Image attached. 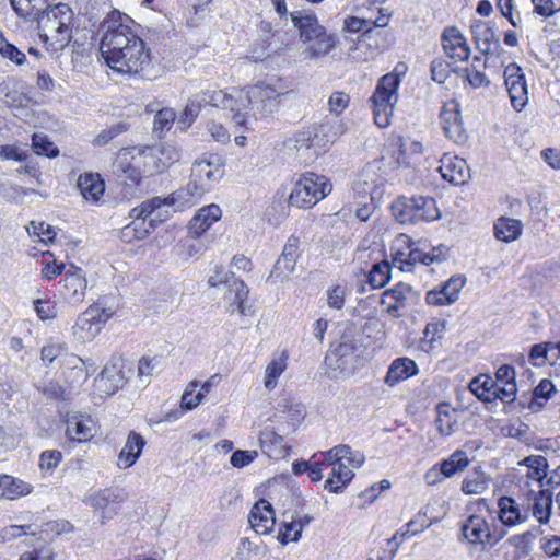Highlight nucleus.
I'll return each instance as SVG.
<instances>
[{"instance_id": "55", "label": "nucleus", "mask_w": 560, "mask_h": 560, "mask_svg": "<svg viewBox=\"0 0 560 560\" xmlns=\"http://www.w3.org/2000/svg\"><path fill=\"white\" fill-rule=\"evenodd\" d=\"M465 40L464 35L455 26H448L442 33V45L446 55L458 46L464 45Z\"/></svg>"}, {"instance_id": "29", "label": "nucleus", "mask_w": 560, "mask_h": 560, "mask_svg": "<svg viewBox=\"0 0 560 560\" xmlns=\"http://www.w3.org/2000/svg\"><path fill=\"white\" fill-rule=\"evenodd\" d=\"M33 491V486L10 475H0V498L15 500Z\"/></svg>"}, {"instance_id": "50", "label": "nucleus", "mask_w": 560, "mask_h": 560, "mask_svg": "<svg viewBox=\"0 0 560 560\" xmlns=\"http://www.w3.org/2000/svg\"><path fill=\"white\" fill-rule=\"evenodd\" d=\"M201 107H205L201 93L196 94L186 105L183 114L180 115L177 124L180 129L188 128L195 118L198 116Z\"/></svg>"}, {"instance_id": "28", "label": "nucleus", "mask_w": 560, "mask_h": 560, "mask_svg": "<svg viewBox=\"0 0 560 560\" xmlns=\"http://www.w3.org/2000/svg\"><path fill=\"white\" fill-rule=\"evenodd\" d=\"M117 495L112 489H103L96 492L91 493L85 497L83 500L84 503L91 505L94 510L102 512V518L105 523V520L112 518L115 513L114 509H109L113 503H115Z\"/></svg>"}, {"instance_id": "30", "label": "nucleus", "mask_w": 560, "mask_h": 560, "mask_svg": "<svg viewBox=\"0 0 560 560\" xmlns=\"http://www.w3.org/2000/svg\"><path fill=\"white\" fill-rule=\"evenodd\" d=\"M499 518L503 525L514 526L526 521L527 516L521 513L518 503L511 497H502L498 501Z\"/></svg>"}, {"instance_id": "25", "label": "nucleus", "mask_w": 560, "mask_h": 560, "mask_svg": "<svg viewBox=\"0 0 560 560\" xmlns=\"http://www.w3.org/2000/svg\"><path fill=\"white\" fill-rule=\"evenodd\" d=\"M470 30L477 48L481 54H490L493 45L495 48L500 47L495 31L488 23L481 21L475 22L471 24Z\"/></svg>"}, {"instance_id": "16", "label": "nucleus", "mask_w": 560, "mask_h": 560, "mask_svg": "<svg viewBox=\"0 0 560 560\" xmlns=\"http://www.w3.org/2000/svg\"><path fill=\"white\" fill-rule=\"evenodd\" d=\"M224 284L226 291L224 293V300L228 303V310L230 312H240L246 314L245 302L248 298V288L243 280L236 278L234 273H226Z\"/></svg>"}, {"instance_id": "7", "label": "nucleus", "mask_w": 560, "mask_h": 560, "mask_svg": "<svg viewBox=\"0 0 560 560\" xmlns=\"http://www.w3.org/2000/svg\"><path fill=\"white\" fill-rule=\"evenodd\" d=\"M281 95L273 86L265 83L250 86L246 101L253 117L257 119L273 114L278 109Z\"/></svg>"}, {"instance_id": "35", "label": "nucleus", "mask_w": 560, "mask_h": 560, "mask_svg": "<svg viewBox=\"0 0 560 560\" xmlns=\"http://www.w3.org/2000/svg\"><path fill=\"white\" fill-rule=\"evenodd\" d=\"M65 291L66 298L72 302H80L83 300L86 290V280L82 275L81 269L73 272H67L65 277Z\"/></svg>"}, {"instance_id": "43", "label": "nucleus", "mask_w": 560, "mask_h": 560, "mask_svg": "<svg viewBox=\"0 0 560 560\" xmlns=\"http://www.w3.org/2000/svg\"><path fill=\"white\" fill-rule=\"evenodd\" d=\"M469 463L467 454L464 451L457 450L452 453L448 458L443 459L440 465L444 476H446V478H451L458 471H463Z\"/></svg>"}, {"instance_id": "41", "label": "nucleus", "mask_w": 560, "mask_h": 560, "mask_svg": "<svg viewBox=\"0 0 560 560\" xmlns=\"http://www.w3.org/2000/svg\"><path fill=\"white\" fill-rule=\"evenodd\" d=\"M489 477L481 470L474 469L462 482V491L467 495L481 494L489 487Z\"/></svg>"}, {"instance_id": "57", "label": "nucleus", "mask_w": 560, "mask_h": 560, "mask_svg": "<svg viewBox=\"0 0 560 560\" xmlns=\"http://www.w3.org/2000/svg\"><path fill=\"white\" fill-rule=\"evenodd\" d=\"M517 387L515 382L498 384L494 382V390L492 392V402L498 399L502 402H513L515 400Z\"/></svg>"}, {"instance_id": "62", "label": "nucleus", "mask_w": 560, "mask_h": 560, "mask_svg": "<svg viewBox=\"0 0 560 560\" xmlns=\"http://www.w3.org/2000/svg\"><path fill=\"white\" fill-rule=\"evenodd\" d=\"M550 351H552L551 341L536 343L529 350V360L534 365L541 366L545 364Z\"/></svg>"}, {"instance_id": "64", "label": "nucleus", "mask_w": 560, "mask_h": 560, "mask_svg": "<svg viewBox=\"0 0 560 560\" xmlns=\"http://www.w3.org/2000/svg\"><path fill=\"white\" fill-rule=\"evenodd\" d=\"M62 454L60 451H45L40 455L39 467L43 471L50 472L60 464Z\"/></svg>"}, {"instance_id": "6", "label": "nucleus", "mask_w": 560, "mask_h": 560, "mask_svg": "<svg viewBox=\"0 0 560 560\" xmlns=\"http://www.w3.org/2000/svg\"><path fill=\"white\" fill-rule=\"evenodd\" d=\"M224 163L218 155L202 156L191 166L188 190L192 197H200L211 190L224 176Z\"/></svg>"}, {"instance_id": "56", "label": "nucleus", "mask_w": 560, "mask_h": 560, "mask_svg": "<svg viewBox=\"0 0 560 560\" xmlns=\"http://www.w3.org/2000/svg\"><path fill=\"white\" fill-rule=\"evenodd\" d=\"M301 525L294 521V516H291L290 522H284L278 534V540L282 545H287L290 541H298L301 538Z\"/></svg>"}, {"instance_id": "42", "label": "nucleus", "mask_w": 560, "mask_h": 560, "mask_svg": "<svg viewBox=\"0 0 560 560\" xmlns=\"http://www.w3.org/2000/svg\"><path fill=\"white\" fill-rule=\"evenodd\" d=\"M10 2L15 13L25 20L34 19L48 4V0H10Z\"/></svg>"}, {"instance_id": "34", "label": "nucleus", "mask_w": 560, "mask_h": 560, "mask_svg": "<svg viewBox=\"0 0 560 560\" xmlns=\"http://www.w3.org/2000/svg\"><path fill=\"white\" fill-rule=\"evenodd\" d=\"M354 472L346 463H339L332 467L331 476L325 481V489L332 493L342 492L346 486L352 480Z\"/></svg>"}, {"instance_id": "8", "label": "nucleus", "mask_w": 560, "mask_h": 560, "mask_svg": "<svg viewBox=\"0 0 560 560\" xmlns=\"http://www.w3.org/2000/svg\"><path fill=\"white\" fill-rule=\"evenodd\" d=\"M108 317L109 315L98 306H90L78 317L72 327L74 338L82 343L93 340L101 332Z\"/></svg>"}, {"instance_id": "60", "label": "nucleus", "mask_w": 560, "mask_h": 560, "mask_svg": "<svg viewBox=\"0 0 560 560\" xmlns=\"http://www.w3.org/2000/svg\"><path fill=\"white\" fill-rule=\"evenodd\" d=\"M176 114L172 108H163L154 116L153 129L156 132H164L171 129Z\"/></svg>"}, {"instance_id": "21", "label": "nucleus", "mask_w": 560, "mask_h": 560, "mask_svg": "<svg viewBox=\"0 0 560 560\" xmlns=\"http://www.w3.org/2000/svg\"><path fill=\"white\" fill-rule=\"evenodd\" d=\"M222 217L221 208L211 203L201 209L194 215L188 225L189 235L198 238L201 236L214 222L219 221Z\"/></svg>"}, {"instance_id": "59", "label": "nucleus", "mask_w": 560, "mask_h": 560, "mask_svg": "<svg viewBox=\"0 0 560 560\" xmlns=\"http://www.w3.org/2000/svg\"><path fill=\"white\" fill-rule=\"evenodd\" d=\"M27 232L31 235H37L39 237V241L45 244L52 242L56 236L54 228L49 224H46L45 222L32 221L30 223V226H27Z\"/></svg>"}, {"instance_id": "18", "label": "nucleus", "mask_w": 560, "mask_h": 560, "mask_svg": "<svg viewBox=\"0 0 560 560\" xmlns=\"http://www.w3.org/2000/svg\"><path fill=\"white\" fill-rule=\"evenodd\" d=\"M352 350L353 346L351 343L342 342L326 357L329 377L336 378L339 375H349L352 372Z\"/></svg>"}, {"instance_id": "5", "label": "nucleus", "mask_w": 560, "mask_h": 560, "mask_svg": "<svg viewBox=\"0 0 560 560\" xmlns=\"http://www.w3.org/2000/svg\"><path fill=\"white\" fill-rule=\"evenodd\" d=\"M330 191L331 184L325 176L307 172L295 182L289 205L300 209L312 208Z\"/></svg>"}, {"instance_id": "23", "label": "nucleus", "mask_w": 560, "mask_h": 560, "mask_svg": "<svg viewBox=\"0 0 560 560\" xmlns=\"http://www.w3.org/2000/svg\"><path fill=\"white\" fill-rule=\"evenodd\" d=\"M65 381L71 388L81 387L88 380L86 362L75 354H65L62 360Z\"/></svg>"}, {"instance_id": "14", "label": "nucleus", "mask_w": 560, "mask_h": 560, "mask_svg": "<svg viewBox=\"0 0 560 560\" xmlns=\"http://www.w3.org/2000/svg\"><path fill=\"white\" fill-rule=\"evenodd\" d=\"M127 377L122 371V362L117 360L104 366L100 375L95 378V387L102 394L110 396L124 386Z\"/></svg>"}, {"instance_id": "63", "label": "nucleus", "mask_w": 560, "mask_h": 560, "mask_svg": "<svg viewBox=\"0 0 560 560\" xmlns=\"http://www.w3.org/2000/svg\"><path fill=\"white\" fill-rule=\"evenodd\" d=\"M158 199H149L131 209L129 215L136 220L142 219L141 224L147 225V219L151 217L154 207L159 206Z\"/></svg>"}, {"instance_id": "19", "label": "nucleus", "mask_w": 560, "mask_h": 560, "mask_svg": "<svg viewBox=\"0 0 560 560\" xmlns=\"http://www.w3.org/2000/svg\"><path fill=\"white\" fill-rule=\"evenodd\" d=\"M465 278L452 277L440 289L430 290L427 293L425 301L430 305H447L458 299L460 290L465 285Z\"/></svg>"}, {"instance_id": "51", "label": "nucleus", "mask_w": 560, "mask_h": 560, "mask_svg": "<svg viewBox=\"0 0 560 560\" xmlns=\"http://www.w3.org/2000/svg\"><path fill=\"white\" fill-rule=\"evenodd\" d=\"M24 101V95L19 92L11 80L0 83V102L8 107H20Z\"/></svg>"}, {"instance_id": "26", "label": "nucleus", "mask_w": 560, "mask_h": 560, "mask_svg": "<svg viewBox=\"0 0 560 560\" xmlns=\"http://www.w3.org/2000/svg\"><path fill=\"white\" fill-rule=\"evenodd\" d=\"M144 445L145 440L143 436L135 431H131L128 434L125 446L119 453L118 466L126 469L136 464L142 453Z\"/></svg>"}, {"instance_id": "1", "label": "nucleus", "mask_w": 560, "mask_h": 560, "mask_svg": "<svg viewBox=\"0 0 560 560\" xmlns=\"http://www.w3.org/2000/svg\"><path fill=\"white\" fill-rule=\"evenodd\" d=\"M100 50L108 67L120 74H138L151 62L144 42L127 25L109 24Z\"/></svg>"}, {"instance_id": "38", "label": "nucleus", "mask_w": 560, "mask_h": 560, "mask_svg": "<svg viewBox=\"0 0 560 560\" xmlns=\"http://www.w3.org/2000/svg\"><path fill=\"white\" fill-rule=\"evenodd\" d=\"M78 186L81 190L82 196L86 200L92 201H97L105 190L104 182L97 174L81 175L78 180Z\"/></svg>"}, {"instance_id": "24", "label": "nucleus", "mask_w": 560, "mask_h": 560, "mask_svg": "<svg viewBox=\"0 0 560 560\" xmlns=\"http://www.w3.org/2000/svg\"><path fill=\"white\" fill-rule=\"evenodd\" d=\"M94 422L90 417L72 415L66 419V434L71 441L85 442L93 436Z\"/></svg>"}, {"instance_id": "52", "label": "nucleus", "mask_w": 560, "mask_h": 560, "mask_svg": "<svg viewBox=\"0 0 560 560\" xmlns=\"http://www.w3.org/2000/svg\"><path fill=\"white\" fill-rule=\"evenodd\" d=\"M0 55L11 62L22 66L26 62V56L15 45L9 43L0 31Z\"/></svg>"}, {"instance_id": "12", "label": "nucleus", "mask_w": 560, "mask_h": 560, "mask_svg": "<svg viewBox=\"0 0 560 560\" xmlns=\"http://www.w3.org/2000/svg\"><path fill=\"white\" fill-rule=\"evenodd\" d=\"M460 532L464 539L472 545H494L501 538L492 535L488 522L480 515H470L462 524Z\"/></svg>"}, {"instance_id": "9", "label": "nucleus", "mask_w": 560, "mask_h": 560, "mask_svg": "<svg viewBox=\"0 0 560 560\" xmlns=\"http://www.w3.org/2000/svg\"><path fill=\"white\" fill-rule=\"evenodd\" d=\"M205 106H212L233 112L232 119L235 125L247 128L249 124V112H243L238 102L222 90L207 89L201 92Z\"/></svg>"}, {"instance_id": "22", "label": "nucleus", "mask_w": 560, "mask_h": 560, "mask_svg": "<svg viewBox=\"0 0 560 560\" xmlns=\"http://www.w3.org/2000/svg\"><path fill=\"white\" fill-rule=\"evenodd\" d=\"M439 171L445 180L454 185L464 184L469 178L466 161L457 156L444 155Z\"/></svg>"}, {"instance_id": "47", "label": "nucleus", "mask_w": 560, "mask_h": 560, "mask_svg": "<svg viewBox=\"0 0 560 560\" xmlns=\"http://www.w3.org/2000/svg\"><path fill=\"white\" fill-rule=\"evenodd\" d=\"M556 387L553 383L544 378L535 387L528 408L535 410V408L544 407L545 402L555 394Z\"/></svg>"}, {"instance_id": "4", "label": "nucleus", "mask_w": 560, "mask_h": 560, "mask_svg": "<svg viewBox=\"0 0 560 560\" xmlns=\"http://www.w3.org/2000/svg\"><path fill=\"white\" fill-rule=\"evenodd\" d=\"M408 67L405 62H398L393 72L383 75L370 101L373 106L375 124L385 128L390 124V116L398 101L397 90L401 83V77L406 74Z\"/></svg>"}, {"instance_id": "20", "label": "nucleus", "mask_w": 560, "mask_h": 560, "mask_svg": "<svg viewBox=\"0 0 560 560\" xmlns=\"http://www.w3.org/2000/svg\"><path fill=\"white\" fill-rule=\"evenodd\" d=\"M291 21L299 30L300 39L311 43L319 35L326 32V28L318 22L316 15L303 11H294L291 13Z\"/></svg>"}, {"instance_id": "11", "label": "nucleus", "mask_w": 560, "mask_h": 560, "mask_svg": "<svg viewBox=\"0 0 560 560\" xmlns=\"http://www.w3.org/2000/svg\"><path fill=\"white\" fill-rule=\"evenodd\" d=\"M440 122L448 139L458 144H464L467 141L468 135L464 128L457 103H448L442 108Z\"/></svg>"}, {"instance_id": "13", "label": "nucleus", "mask_w": 560, "mask_h": 560, "mask_svg": "<svg viewBox=\"0 0 560 560\" xmlns=\"http://www.w3.org/2000/svg\"><path fill=\"white\" fill-rule=\"evenodd\" d=\"M299 237L291 235L282 250L281 256L276 261L273 269L269 276L270 279H273L276 282H283L289 278L290 273H292L295 269L296 259L300 255L299 253Z\"/></svg>"}, {"instance_id": "3", "label": "nucleus", "mask_w": 560, "mask_h": 560, "mask_svg": "<svg viewBox=\"0 0 560 560\" xmlns=\"http://www.w3.org/2000/svg\"><path fill=\"white\" fill-rule=\"evenodd\" d=\"M342 132L343 126L340 121L335 120L332 124L327 121L298 131L288 139L287 145L307 161L325 151L326 147L335 142Z\"/></svg>"}, {"instance_id": "15", "label": "nucleus", "mask_w": 560, "mask_h": 560, "mask_svg": "<svg viewBox=\"0 0 560 560\" xmlns=\"http://www.w3.org/2000/svg\"><path fill=\"white\" fill-rule=\"evenodd\" d=\"M416 295L412 287L399 282L393 289L386 290L382 294L381 304L386 306V313L393 318L402 316L400 310L406 307L407 300Z\"/></svg>"}, {"instance_id": "32", "label": "nucleus", "mask_w": 560, "mask_h": 560, "mask_svg": "<svg viewBox=\"0 0 560 560\" xmlns=\"http://www.w3.org/2000/svg\"><path fill=\"white\" fill-rule=\"evenodd\" d=\"M413 205L416 206L413 212L416 222H431L440 219L441 212L436 206V201L429 196H412Z\"/></svg>"}, {"instance_id": "45", "label": "nucleus", "mask_w": 560, "mask_h": 560, "mask_svg": "<svg viewBox=\"0 0 560 560\" xmlns=\"http://www.w3.org/2000/svg\"><path fill=\"white\" fill-rule=\"evenodd\" d=\"M288 355L282 352L278 358L272 359L266 368L265 387L269 390L277 386L278 377L287 369Z\"/></svg>"}, {"instance_id": "46", "label": "nucleus", "mask_w": 560, "mask_h": 560, "mask_svg": "<svg viewBox=\"0 0 560 560\" xmlns=\"http://www.w3.org/2000/svg\"><path fill=\"white\" fill-rule=\"evenodd\" d=\"M392 266L383 260L373 265L368 273V282L373 289L383 288L390 279Z\"/></svg>"}, {"instance_id": "33", "label": "nucleus", "mask_w": 560, "mask_h": 560, "mask_svg": "<svg viewBox=\"0 0 560 560\" xmlns=\"http://www.w3.org/2000/svg\"><path fill=\"white\" fill-rule=\"evenodd\" d=\"M336 46V37L327 32L319 35L311 42L310 46L303 50L304 59L306 60H318L326 55Z\"/></svg>"}, {"instance_id": "17", "label": "nucleus", "mask_w": 560, "mask_h": 560, "mask_svg": "<svg viewBox=\"0 0 560 560\" xmlns=\"http://www.w3.org/2000/svg\"><path fill=\"white\" fill-rule=\"evenodd\" d=\"M248 522L257 534H269L276 524L275 511L271 503L265 499H260L256 502L250 510Z\"/></svg>"}, {"instance_id": "61", "label": "nucleus", "mask_w": 560, "mask_h": 560, "mask_svg": "<svg viewBox=\"0 0 560 560\" xmlns=\"http://www.w3.org/2000/svg\"><path fill=\"white\" fill-rule=\"evenodd\" d=\"M476 62H481V58L476 56L474 58V63L471 68H466V79L469 82V84L474 88H480V86H488L490 84L489 79L485 75V73L480 70H478L475 66Z\"/></svg>"}, {"instance_id": "48", "label": "nucleus", "mask_w": 560, "mask_h": 560, "mask_svg": "<svg viewBox=\"0 0 560 560\" xmlns=\"http://www.w3.org/2000/svg\"><path fill=\"white\" fill-rule=\"evenodd\" d=\"M152 199H158L159 206L154 207L152 210L150 220L148 222V225H150L151 229H155L160 223L166 221L172 213V208L174 206V198L173 197H153Z\"/></svg>"}, {"instance_id": "49", "label": "nucleus", "mask_w": 560, "mask_h": 560, "mask_svg": "<svg viewBox=\"0 0 560 560\" xmlns=\"http://www.w3.org/2000/svg\"><path fill=\"white\" fill-rule=\"evenodd\" d=\"M435 425L441 435H451L457 427L455 410L450 411L446 406H439Z\"/></svg>"}, {"instance_id": "31", "label": "nucleus", "mask_w": 560, "mask_h": 560, "mask_svg": "<svg viewBox=\"0 0 560 560\" xmlns=\"http://www.w3.org/2000/svg\"><path fill=\"white\" fill-rule=\"evenodd\" d=\"M380 32H375L372 27L366 28L361 35L358 36L353 46L350 47V56L358 61H365L369 58H373L375 51L372 47V42L375 35Z\"/></svg>"}, {"instance_id": "10", "label": "nucleus", "mask_w": 560, "mask_h": 560, "mask_svg": "<svg viewBox=\"0 0 560 560\" xmlns=\"http://www.w3.org/2000/svg\"><path fill=\"white\" fill-rule=\"evenodd\" d=\"M503 75L512 106L516 110L523 109L528 102V92L522 68L512 62L505 67Z\"/></svg>"}, {"instance_id": "58", "label": "nucleus", "mask_w": 560, "mask_h": 560, "mask_svg": "<svg viewBox=\"0 0 560 560\" xmlns=\"http://www.w3.org/2000/svg\"><path fill=\"white\" fill-rule=\"evenodd\" d=\"M347 288L341 284L334 285L326 291L327 305L332 310H341L346 302Z\"/></svg>"}, {"instance_id": "37", "label": "nucleus", "mask_w": 560, "mask_h": 560, "mask_svg": "<svg viewBox=\"0 0 560 560\" xmlns=\"http://www.w3.org/2000/svg\"><path fill=\"white\" fill-rule=\"evenodd\" d=\"M520 465L527 467V478L539 483L542 489V481L547 477L548 460L542 455H529L520 462Z\"/></svg>"}, {"instance_id": "39", "label": "nucleus", "mask_w": 560, "mask_h": 560, "mask_svg": "<svg viewBox=\"0 0 560 560\" xmlns=\"http://www.w3.org/2000/svg\"><path fill=\"white\" fill-rule=\"evenodd\" d=\"M412 197L400 196L390 206L392 213L401 224H417Z\"/></svg>"}, {"instance_id": "44", "label": "nucleus", "mask_w": 560, "mask_h": 560, "mask_svg": "<svg viewBox=\"0 0 560 560\" xmlns=\"http://www.w3.org/2000/svg\"><path fill=\"white\" fill-rule=\"evenodd\" d=\"M469 389L477 398L483 402L492 404V392L494 390V380L488 375H479L469 383Z\"/></svg>"}, {"instance_id": "36", "label": "nucleus", "mask_w": 560, "mask_h": 560, "mask_svg": "<svg viewBox=\"0 0 560 560\" xmlns=\"http://www.w3.org/2000/svg\"><path fill=\"white\" fill-rule=\"evenodd\" d=\"M522 231L520 220L501 217L494 223V236L502 242L510 243L515 241Z\"/></svg>"}, {"instance_id": "40", "label": "nucleus", "mask_w": 560, "mask_h": 560, "mask_svg": "<svg viewBox=\"0 0 560 560\" xmlns=\"http://www.w3.org/2000/svg\"><path fill=\"white\" fill-rule=\"evenodd\" d=\"M552 509V493L548 489H539L535 494L533 504V515L540 524L549 521Z\"/></svg>"}, {"instance_id": "54", "label": "nucleus", "mask_w": 560, "mask_h": 560, "mask_svg": "<svg viewBox=\"0 0 560 560\" xmlns=\"http://www.w3.org/2000/svg\"><path fill=\"white\" fill-rule=\"evenodd\" d=\"M129 129V125L125 121H120L112 125L107 129L100 131V133L93 139V144L96 147H103L109 143L113 139L119 135L126 132Z\"/></svg>"}, {"instance_id": "53", "label": "nucleus", "mask_w": 560, "mask_h": 560, "mask_svg": "<svg viewBox=\"0 0 560 560\" xmlns=\"http://www.w3.org/2000/svg\"><path fill=\"white\" fill-rule=\"evenodd\" d=\"M32 148L37 155L55 158L59 154L58 148L42 133H34L32 137Z\"/></svg>"}, {"instance_id": "27", "label": "nucleus", "mask_w": 560, "mask_h": 560, "mask_svg": "<svg viewBox=\"0 0 560 560\" xmlns=\"http://www.w3.org/2000/svg\"><path fill=\"white\" fill-rule=\"evenodd\" d=\"M418 373L416 362L409 358H398L392 362L385 376V384L393 387Z\"/></svg>"}, {"instance_id": "2", "label": "nucleus", "mask_w": 560, "mask_h": 560, "mask_svg": "<svg viewBox=\"0 0 560 560\" xmlns=\"http://www.w3.org/2000/svg\"><path fill=\"white\" fill-rule=\"evenodd\" d=\"M31 21H37L39 36L47 50L58 54L63 50L72 38L73 12L66 3L54 7L47 4L45 10L38 12Z\"/></svg>"}]
</instances>
